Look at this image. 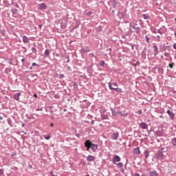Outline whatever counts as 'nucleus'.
I'll use <instances>...</instances> for the list:
<instances>
[{"label":"nucleus","instance_id":"56","mask_svg":"<svg viewBox=\"0 0 176 176\" xmlns=\"http://www.w3.org/2000/svg\"><path fill=\"white\" fill-rule=\"evenodd\" d=\"M66 63H69V59H67V60L66 61Z\"/></svg>","mask_w":176,"mask_h":176},{"label":"nucleus","instance_id":"64","mask_svg":"<svg viewBox=\"0 0 176 176\" xmlns=\"http://www.w3.org/2000/svg\"><path fill=\"white\" fill-rule=\"evenodd\" d=\"M86 176H90V175H87Z\"/></svg>","mask_w":176,"mask_h":176},{"label":"nucleus","instance_id":"20","mask_svg":"<svg viewBox=\"0 0 176 176\" xmlns=\"http://www.w3.org/2000/svg\"><path fill=\"white\" fill-rule=\"evenodd\" d=\"M142 17H143V19H144V20H148V19H149V14H142Z\"/></svg>","mask_w":176,"mask_h":176},{"label":"nucleus","instance_id":"35","mask_svg":"<svg viewBox=\"0 0 176 176\" xmlns=\"http://www.w3.org/2000/svg\"><path fill=\"white\" fill-rule=\"evenodd\" d=\"M169 67H170V68H173V67H174V63H169Z\"/></svg>","mask_w":176,"mask_h":176},{"label":"nucleus","instance_id":"28","mask_svg":"<svg viewBox=\"0 0 176 176\" xmlns=\"http://www.w3.org/2000/svg\"><path fill=\"white\" fill-rule=\"evenodd\" d=\"M151 131H152V129H151L149 131H148V134L145 135V137H149V135H151Z\"/></svg>","mask_w":176,"mask_h":176},{"label":"nucleus","instance_id":"53","mask_svg":"<svg viewBox=\"0 0 176 176\" xmlns=\"http://www.w3.org/2000/svg\"><path fill=\"white\" fill-rule=\"evenodd\" d=\"M53 126H54L53 123H51V124H50V126H51V127H53Z\"/></svg>","mask_w":176,"mask_h":176},{"label":"nucleus","instance_id":"62","mask_svg":"<svg viewBox=\"0 0 176 176\" xmlns=\"http://www.w3.org/2000/svg\"><path fill=\"white\" fill-rule=\"evenodd\" d=\"M164 149V148H162V151H163Z\"/></svg>","mask_w":176,"mask_h":176},{"label":"nucleus","instance_id":"40","mask_svg":"<svg viewBox=\"0 0 176 176\" xmlns=\"http://www.w3.org/2000/svg\"><path fill=\"white\" fill-rule=\"evenodd\" d=\"M121 116H127V113L122 114V112H120Z\"/></svg>","mask_w":176,"mask_h":176},{"label":"nucleus","instance_id":"11","mask_svg":"<svg viewBox=\"0 0 176 176\" xmlns=\"http://www.w3.org/2000/svg\"><path fill=\"white\" fill-rule=\"evenodd\" d=\"M20 96H21V93L19 92L14 95V98L16 100V101H19L20 100Z\"/></svg>","mask_w":176,"mask_h":176},{"label":"nucleus","instance_id":"16","mask_svg":"<svg viewBox=\"0 0 176 176\" xmlns=\"http://www.w3.org/2000/svg\"><path fill=\"white\" fill-rule=\"evenodd\" d=\"M23 42L24 43H28L29 39H28V37H26V36H23Z\"/></svg>","mask_w":176,"mask_h":176},{"label":"nucleus","instance_id":"17","mask_svg":"<svg viewBox=\"0 0 176 176\" xmlns=\"http://www.w3.org/2000/svg\"><path fill=\"white\" fill-rule=\"evenodd\" d=\"M144 155H145V157L146 159H148V157H149V150H146L144 152Z\"/></svg>","mask_w":176,"mask_h":176},{"label":"nucleus","instance_id":"27","mask_svg":"<svg viewBox=\"0 0 176 176\" xmlns=\"http://www.w3.org/2000/svg\"><path fill=\"white\" fill-rule=\"evenodd\" d=\"M145 38L147 43H149V41H151V38L148 37V36H145Z\"/></svg>","mask_w":176,"mask_h":176},{"label":"nucleus","instance_id":"8","mask_svg":"<svg viewBox=\"0 0 176 176\" xmlns=\"http://www.w3.org/2000/svg\"><path fill=\"white\" fill-rule=\"evenodd\" d=\"M153 47H154V56H157V54H159V47L156 45H154Z\"/></svg>","mask_w":176,"mask_h":176},{"label":"nucleus","instance_id":"43","mask_svg":"<svg viewBox=\"0 0 176 176\" xmlns=\"http://www.w3.org/2000/svg\"><path fill=\"white\" fill-rule=\"evenodd\" d=\"M133 176H140V173H135Z\"/></svg>","mask_w":176,"mask_h":176},{"label":"nucleus","instance_id":"30","mask_svg":"<svg viewBox=\"0 0 176 176\" xmlns=\"http://www.w3.org/2000/svg\"><path fill=\"white\" fill-rule=\"evenodd\" d=\"M164 54L165 57H170V53L165 52Z\"/></svg>","mask_w":176,"mask_h":176},{"label":"nucleus","instance_id":"48","mask_svg":"<svg viewBox=\"0 0 176 176\" xmlns=\"http://www.w3.org/2000/svg\"><path fill=\"white\" fill-rule=\"evenodd\" d=\"M50 175H51L52 176L54 175L53 174V171H51V172H50Z\"/></svg>","mask_w":176,"mask_h":176},{"label":"nucleus","instance_id":"34","mask_svg":"<svg viewBox=\"0 0 176 176\" xmlns=\"http://www.w3.org/2000/svg\"><path fill=\"white\" fill-rule=\"evenodd\" d=\"M45 138L46 140H50V135H47V136H45Z\"/></svg>","mask_w":176,"mask_h":176},{"label":"nucleus","instance_id":"4","mask_svg":"<svg viewBox=\"0 0 176 176\" xmlns=\"http://www.w3.org/2000/svg\"><path fill=\"white\" fill-rule=\"evenodd\" d=\"M46 8H47V6H46V3H41L38 5V8L40 10H43L45 9H46Z\"/></svg>","mask_w":176,"mask_h":176},{"label":"nucleus","instance_id":"15","mask_svg":"<svg viewBox=\"0 0 176 176\" xmlns=\"http://www.w3.org/2000/svg\"><path fill=\"white\" fill-rule=\"evenodd\" d=\"M7 122L9 126H10V127H13V123H12V119L8 118Z\"/></svg>","mask_w":176,"mask_h":176},{"label":"nucleus","instance_id":"58","mask_svg":"<svg viewBox=\"0 0 176 176\" xmlns=\"http://www.w3.org/2000/svg\"><path fill=\"white\" fill-rule=\"evenodd\" d=\"M30 69H32V67H30Z\"/></svg>","mask_w":176,"mask_h":176},{"label":"nucleus","instance_id":"59","mask_svg":"<svg viewBox=\"0 0 176 176\" xmlns=\"http://www.w3.org/2000/svg\"><path fill=\"white\" fill-rule=\"evenodd\" d=\"M175 38H176V32H175Z\"/></svg>","mask_w":176,"mask_h":176},{"label":"nucleus","instance_id":"49","mask_svg":"<svg viewBox=\"0 0 176 176\" xmlns=\"http://www.w3.org/2000/svg\"><path fill=\"white\" fill-rule=\"evenodd\" d=\"M8 63H9V64H11L12 65H13V62L10 61V62H8Z\"/></svg>","mask_w":176,"mask_h":176},{"label":"nucleus","instance_id":"6","mask_svg":"<svg viewBox=\"0 0 176 176\" xmlns=\"http://www.w3.org/2000/svg\"><path fill=\"white\" fill-rule=\"evenodd\" d=\"M121 159L119 155H115L113 158V164H116V162H120Z\"/></svg>","mask_w":176,"mask_h":176},{"label":"nucleus","instance_id":"18","mask_svg":"<svg viewBox=\"0 0 176 176\" xmlns=\"http://www.w3.org/2000/svg\"><path fill=\"white\" fill-rule=\"evenodd\" d=\"M49 54H50V51L49 50H45L44 53L45 57H49Z\"/></svg>","mask_w":176,"mask_h":176},{"label":"nucleus","instance_id":"9","mask_svg":"<svg viewBox=\"0 0 176 176\" xmlns=\"http://www.w3.org/2000/svg\"><path fill=\"white\" fill-rule=\"evenodd\" d=\"M118 138H119V132L118 131L113 132L112 140H118Z\"/></svg>","mask_w":176,"mask_h":176},{"label":"nucleus","instance_id":"51","mask_svg":"<svg viewBox=\"0 0 176 176\" xmlns=\"http://www.w3.org/2000/svg\"><path fill=\"white\" fill-rule=\"evenodd\" d=\"M38 28H42V25H38Z\"/></svg>","mask_w":176,"mask_h":176},{"label":"nucleus","instance_id":"52","mask_svg":"<svg viewBox=\"0 0 176 176\" xmlns=\"http://www.w3.org/2000/svg\"><path fill=\"white\" fill-rule=\"evenodd\" d=\"M24 61H25V59H24V58H22V59H21V62H22V63H24Z\"/></svg>","mask_w":176,"mask_h":176},{"label":"nucleus","instance_id":"47","mask_svg":"<svg viewBox=\"0 0 176 176\" xmlns=\"http://www.w3.org/2000/svg\"><path fill=\"white\" fill-rule=\"evenodd\" d=\"M3 119V117L2 116H0V120H2Z\"/></svg>","mask_w":176,"mask_h":176},{"label":"nucleus","instance_id":"31","mask_svg":"<svg viewBox=\"0 0 176 176\" xmlns=\"http://www.w3.org/2000/svg\"><path fill=\"white\" fill-rule=\"evenodd\" d=\"M158 34H160L161 35H163V32H162V29L157 30Z\"/></svg>","mask_w":176,"mask_h":176},{"label":"nucleus","instance_id":"24","mask_svg":"<svg viewBox=\"0 0 176 176\" xmlns=\"http://www.w3.org/2000/svg\"><path fill=\"white\" fill-rule=\"evenodd\" d=\"M11 12L13 14H17V12H19V10H17L16 8H14L11 10Z\"/></svg>","mask_w":176,"mask_h":176},{"label":"nucleus","instance_id":"32","mask_svg":"<svg viewBox=\"0 0 176 176\" xmlns=\"http://www.w3.org/2000/svg\"><path fill=\"white\" fill-rule=\"evenodd\" d=\"M59 78L60 79H63V78H65V76H64V74H60Z\"/></svg>","mask_w":176,"mask_h":176},{"label":"nucleus","instance_id":"2","mask_svg":"<svg viewBox=\"0 0 176 176\" xmlns=\"http://www.w3.org/2000/svg\"><path fill=\"white\" fill-rule=\"evenodd\" d=\"M138 21H135L130 23V28H133L136 34H140L141 32V28L138 27Z\"/></svg>","mask_w":176,"mask_h":176},{"label":"nucleus","instance_id":"1","mask_svg":"<svg viewBox=\"0 0 176 176\" xmlns=\"http://www.w3.org/2000/svg\"><path fill=\"white\" fill-rule=\"evenodd\" d=\"M85 146L87 148L86 151L89 152L90 149L93 151V152H97V149H98V144H96L94 143H92L90 140H87L85 142Z\"/></svg>","mask_w":176,"mask_h":176},{"label":"nucleus","instance_id":"57","mask_svg":"<svg viewBox=\"0 0 176 176\" xmlns=\"http://www.w3.org/2000/svg\"><path fill=\"white\" fill-rule=\"evenodd\" d=\"M111 12H112V13H115V10H113Z\"/></svg>","mask_w":176,"mask_h":176},{"label":"nucleus","instance_id":"38","mask_svg":"<svg viewBox=\"0 0 176 176\" xmlns=\"http://www.w3.org/2000/svg\"><path fill=\"white\" fill-rule=\"evenodd\" d=\"M112 85H113V86H115L116 88L118 87V86L117 82H113Z\"/></svg>","mask_w":176,"mask_h":176},{"label":"nucleus","instance_id":"3","mask_svg":"<svg viewBox=\"0 0 176 176\" xmlns=\"http://www.w3.org/2000/svg\"><path fill=\"white\" fill-rule=\"evenodd\" d=\"M108 85H109V90H115V91H116V93H123V91L122 90V89H120L118 87L116 88H113L112 87V83L108 82Z\"/></svg>","mask_w":176,"mask_h":176},{"label":"nucleus","instance_id":"29","mask_svg":"<svg viewBox=\"0 0 176 176\" xmlns=\"http://www.w3.org/2000/svg\"><path fill=\"white\" fill-rule=\"evenodd\" d=\"M91 14H93V12L89 11L88 12H87L86 16H91Z\"/></svg>","mask_w":176,"mask_h":176},{"label":"nucleus","instance_id":"42","mask_svg":"<svg viewBox=\"0 0 176 176\" xmlns=\"http://www.w3.org/2000/svg\"><path fill=\"white\" fill-rule=\"evenodd\" d=\"M173 49H175V50H176V43H175L173 44Z\"/></svg>","mask_w":176,"mask_h":176},{"label":"nucleus","instance_id":"33","mask_svg":"<svg viewBox=\"0 0 176 176\" xmlns=\"http://www.w3.org/2000/svg\"><path fill=\"white\" fill-rule=\"evenodd\" d=\"M3 175V169H0V176Z\"/></svg>","mask_w":176,"mask_h":176},{"label":"nucleus","instance_id":"13","mask_svg":"<svg viewBox=\"0 0 176 176\" xmlns=\"http://www.w3.org/2000/svg\"><path fill=\"white\" fill-rule=\"evenodd\" d=\"M149 176H159V173L156 170L150 171Z\"/></svg>","mask_w":176,"mask_h":176},{"label":"nucleus","instance_id":"10","mask_svg":"<svg viewBox=\"0 0 176 176\" xmlns=\"http://www.w3.org/2000/svg\"><path fill=\"white\" fill-rule=\"evenodd\" d=\"M110 3H111L112 8H113V9H115V8H116V6L118 5V1L116 0H111L110 1Z\"/></svg>","mask_w":176,"mask_h":176},{"label":"nucleus","instance_id":"44","mask_svg":"<svg viewBox=\"0 0 176 176\" xmlns=\"http://www.w3.org/2000/svg\"><path fill=\"white\" fill-rule=\"evenodd\" d=\"M67 69H68L69 71H71V67L67 66Z\"/></svg>","mask_w":176,"mask_h":176},{"label":"nucleus","instance_id":"37","mask_svg":"<svg viewBox=\"0 0 176 176\" xmlns=\"http://www.w3.org/2000/svg\"><path fill=\"white\" fill-rule=\"evenodd\" d=\"M32 66H33V67H38V65L36 64V63H32Z\"/></svg>","mask_w":176,"mask_h":176},{"label":"nucleus","instance_id":"21","mask_svg":"<svg viewBox=\"0 0 176 176\" xmlns=\"http://www.w3.org/2000/svg\"><path fill=\"white\" fill-rule=\"evenodd\" d=\"M99 65L100 67H104V65H105V61L104 60H100L99 63Z\"/></svg>","mask_w":176,"mask_h":176},{"label":"nucleus","instance_id":"54","mask_svg":"<svg viewBox=\"0 0 176 176\" xmlns=\"http://www.w3.org/2000/svg\"><path fill=\"white\" fill-rule=\"evenodd\" d=\"M63 111H64V112H67V109H63Z\"/></svg>","mask_w":176,"mask_h":176},{"label":"nucleus","instance_id":"41","mask_svg":"<svg viewBox=\"0 0 176 176\" xmlns=\"http://www.w3.org/2000/svg\"><path fill=\"white\" fill-rule=\"evenodd\" d=\"M138 113H139V115H141L142 113V110H139L138 111Z\"/></svg>","mask_w":176,"mask_h":176},{"label":"nucleus","instance_id":"7","mask_svg":"<svg viewBox=\"0 0 176 176\" xmlns=\"http://www.w3.org/2000/svg\"><path fill=\"white\" fill-rule=\"evenodd\" d=\"M94 160H96V157H94V155H88L87 157V162H94Z\"/></svg>","mask_w":176,"mask_h":176},{"label":"nucleus","instance_id":"12","mask_svg":"<svg viewBox=\"0 0 176 176\" xmlns=\"http://www.w3.org/2000/svg\"><path fill=\"white\" fill-rule=\"evenodd\" d=\"M133 153L135 155H140L141 154V151H140V147H136L133 149Z\"/></svg>","mask_w":176,"mask_h":176},{"label":"nucleus","instance_id":"39","mask_svg":"<svg viewBox=\"0 0 176 176\" xmlns=\"http://www.w3.org/2000/svg\"><path fill=\"white\" fill-rule=\"evenodd\" d=\"M112 115L113 116H116V115H118V113L115 112V111H112Z\"/></svg>","mask_w":176,"mask_h":176},{"label":"nucleus","instance_id":"36","mask_svg":"<svg viewBox=\"0 0 176 176\" xmlns=\"http://www.w3.org/2000/svg\"><path fill=\"white\" fill-rule=\"evenodd\" d=\"M157 42H160V36L157 35Z\"/></svg>","mask_w":176,"mask_h":176},{"label":"nucleus","instance_id":"26","mask_svg":"<svg viewBox=\"0 0 176 176\" xmlns=\"http://www.w3.org/2000/svg\"><path fill=\"white\" fill-rule=\"evenodd\" d=\"M114 164H116V166H118V167H123V163L122 162H120V163H116Z\"/></svg>","mask_w":176,"mask_h":176},{"label":"nucleus","instance_id":"45","mask_svg":"<svg viewBox=\"0 0 176 176\" xmlns=\"http://www.w3.org/2000/svg\"><path fill=\"white\" fill-rule=\"evenodd\" d=\"M131 47H132V50H134V45H133V44H131Z\"/></svg>","mask_w":176,"mask_h":176},{"label":"nucleus","instance_id":"50","mask_svg":"<svg viewBox=\"0 0 176 176\" xmlns=\"http://www.w3.org/2000/svg\"><path fill=\"white\" fill-rule=\"evenodd\" d=\"M26 118H28V119H30V117L28 116V114L25 115Z\"/></svg>","mask_w":176,"mask_h":176},{"label":"nucleus","instance_id":"61","mask_svg":"<svg viewBox=\"0 0 176 176\" xmlns=\"http://www.w3.org/2000/svg\"><path fill=\"white\" fill-rule=\"evenodd\" d=\"M56 56L57 57H58V54H56Z\"/></svg>","mask_w":176,"mask_h":176},{"label":"nucleus","instance_id":"60","mask_svg":"<svg viewBox=\"0 0 176 176\" xmlns=\"http://www.w3.org/2000/svg\"><path fill=\"white\" fill-rule=\"evenodd\" d=\"M22 127H24V124H22Z\"/></svg>","mask_w":176,"mask_h":176},{"label":"nucleus","instance_id":"25","mask_svg":"<svg viewBox=\"0 0 176 176\" xmlns=\"http://www.w3.org/2000/svg\"><path fill=\"white\" fill-rule=\"evenodd\" d=\"M9 72H12V68H6L5 69V73L6 74H9Z\"/></svg>","mask_w":176,"mask_h":176},{"label":"nucleus","instance_id":"23","mask_svg":"<svg viewBox=\"0 0 176 176\" xmlns=\"http://www.w3.org/2000/svg\"><path fill=\"white\" fill-rule=\"evenodd\" d=\"M31 50L32 51V53H34V54H36V53H38L36 48H35L34 47H32Z\"/></svg>","mask_w":176,"mask_h":176},{"label":"nucleus","instance_id":"5","mask_svg":"<svg viewBox=\"0 0 176 176\" xmlns=\"http://www.w3.org/2000/svg\"><path fill=\"white\" fill-rule=\"evenodd\" d=\"M166 113H168V115L170 116V119H172V120H174V119L175 118V114L174 113H173L170 110H167Z\"/></svg>","mask_w":176,"mask_h":176},{"label":"nucleus","instance_id":"19","mask_svg":"<svg viewBox=\"0 0 176 176\" xmlns=\"http://www.w3.org/2000/svg\"><path fill=\"white\" fill-rule=\"evenodd\" d=\"M81 52L82 53H87L90 52V50H89V48H82Z\"/></svg>","mask_w":176,"mask_h":176},{"label":"nucleus","instance_id":"22","mask_svg":"<svg viewBox=\"0 0 176 176\" xmlns=\"http://www.w3.org/2000/svg\"><path fill=\"white\" fill-rule=\"evenodd\" d=\"M172 145L173 146H176V138H174L173 140H172Z\"/></svg>","mask_w":176,"mask_h":176},{"label":"nucleus","instance_id":"14","mask_svg":"<svg viewBox=\"0 0 176 176\" xmlns=\"http://www.w3.org/2000/svg\"><path fill=\"white\" fill-rule=\"evenodd\" d=\"M140 126L143 129V130L148 129V125L145 122H141Z\"/></svg>","mask_w":176,"mask_h":176},{"label":"nucleus","instance_id":"55","mask_svg":"<svg viewBox=\"0 0 176 176\" xmlns=\"http://www.w3.org/2000/svg\"><path fill=\"white\" fill-rule=\"evenodd\" d=\"M109 52H112V48L109 49Z\"/></svg>","mask_w":176,"mask_h":176},{"label":"nucleus","instance_id":"63","mask_svg":"<svg viewBox=\"0 0 176 176\" xmlns=\"http://www.w3.org/2000/svg\"><path fill=\"white\" fill-rule=\"evenodd\" d=\"M34 97H36V94H34Z\"/></svg>","mask_w":176,"mask_h":176},{"label":"nucleus","instance_id":"46","mask_svg":"<svg viewBox=\"0 0 176 176\" xmlns=\"http://www.w3.org/2000/svg\"><path fill=\"white\" fill-rule=\"evenodd\" d=\"M91 124H94V120H91Z\"/></svg>","mask_w":176,"mask_h":176}]
</instances>
